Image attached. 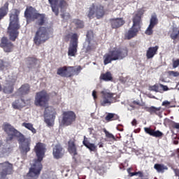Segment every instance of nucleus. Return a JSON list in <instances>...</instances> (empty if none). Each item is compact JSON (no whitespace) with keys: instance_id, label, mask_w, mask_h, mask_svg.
Here are the masks:
<instances>
[{"instance_id":"8fccbe9b","label":"nucleus","mask_w":179,"mask_h":179,"mask_svg":"<svg viewBox=\"0 0 179 179\" xmlns=\"http://www.w3.org/2000/svg\"><path fill=\"white\" fill-rule=\"evenodd\" d=\"M172 127L175 128V129H179V123L177 122H173Z\"/></svg>"},{"instance_id":"a878e982","label":"nucleus","mask_w":179,"mask_h":179,"mask_svg":"<svg viewBox=\"0 0 179 179\" xmlns=\"http://www.w3.org/2000/svg\"><path fill=\"white\" fill-rule=\"evenodd\" d=\"M100 79L105 80V82H110V80H113L111 72L107 71L106 73H102L100 76Z\"/></svg>"},{"instance_id":"b1692460","label":"nucleus","mask_w":179,"mask_h":179,"mask_svg":"<svg viewBox=\"0 0 179 179\" xmlns=\"http://www.w3.org/2000/svg\"><path fill=\"white\" fill-rule=\"evenodd\" d=\"M18 93L20 96H26V94H29V93H30V85L25 83L21 85L18 89Z\"/></svg>"},{"instance_id":"9d476101","label":"nucleus","mask_w":179,"mask_h":179,"mask_svg":"<svg viewBox=\"0 0 179 179\" xmlns=\"http://www.w3.org/2000/svg\"><path fill=\"white\" fill-rule=\"evenodd\" d=\"M76 121V113L72 110L64 111L62 113V124L64 127H69Z\"/></svg>"},{"instance_id":"c756f323","label":"nucleus","mask_w":179,"mask_h":179,"mask_svg":"<svg viewBox=\"0 0 179 179\" xmlns=\"http://www.w3.org/2000/svg\"><path fill=\"white\" fill-rule=\"evenodd\" d=\"M145 110L148 111V113H150V114H157V111H160L162 110V107L156 108L155 106L151 107H145Z\"/></svg>"},{"instance_id":"0eeeda50","label":"nucleus","mask_w":179,"mask_h":179,"mask_svg":"<svg viewBox=\"0 0 179 179\" xmlns=\"http://www.w3.org/2000/svg\"><path fill=\"white\" fill-rule=\"evenodd\" d=\"M49 101L50 94L47 93V91L43 90L36 92L34 100V105L36 107H43L45 108V111H47Z\"/></svg>"},{"instance_id":"f03ea898","label":"nucleus","mask_w":179,"mask_h":179,"mask_svg":"<svg viewBox=\"0 0 179 179\" xmlns=\"http://www.w3.org/2000/svg\"><path fill=\"white\" fill-rule=\"evenodd\" d=\"M2 129L6 134L7 137L6 138V142H12L15 138H17L19 149L22 155H27L30 152L31 146V138H27L16 129L12 124L5 122L2 125Z\"/></svg>"},{"instance_id":"412c9836","label":"nucleus","mask_w":179,"mask_h":179,"mask_svg":"<svg viewBox=\"0 0 179 179\" xmlns=\"http://www.w3.org/2000/svg\"><path fill=\"white\" fill-rule=\"evenodd\" d=\"M10 153V147H6L3 144V141L0 140V158L5 157L6 155H9Z\"/></svg>"},{"instance_id":"49530a36","label":"nucleus","mask_w":179,"mask_h":179,"mask_svg":"<svg viewBox=\"0 0 179 179\" xmlns=\"http://www.w3.org/2000/svg\"><path fill=\"white\" fill-rule=\"evenodd\" d=\"M90 143L89 142V140H87V138L86 137V136H84V140L83 141V145H89Z\"/></svg>"},{"instance_id":"6e6d98bb","label":"nucleus","mask_w":179,"mask_h":179,"mask_svg":"<svg viewBox=\"0 0 179 179\" xmlns=\"http://www.w3.org/2000/svg\"><path fill=\"white\" fill-rule=\"evenodd\" d=\"M137 121L136 119H134L133 121L131 122V125H133L134 127L136 126L137 124Z\"/></svg>"},{"instance_id":"c9c22d12","label":"nucleus","mask_w":179,"mask_h":179,"mask_svg":"<svg viewBox=\"0 0 179 179\" xmlns=\"http://www.w3.org/2000/svg\"><path fill=\"white\" fill-rule=\"evenodd\" d=\"M12 106L15 110H19V108H22V107H23L22 103H20V100H15L13 102Z\"/></svg>"},{"instance_id":"1a4fd4ad","label":"nucleus","mask_w":179,"mask_h":179,"mask_svg":"<svg viewBox=\"0 0 179 179\" xmlns=\"http://www.w3.org/2000/svg\"><path fill=\"white\" fill-rule=\"evenodd\" d=\"M96 15V19H101L106 15V11H104V6L99 5L96 6L92 3L91 7H90V10L88 13L89 19H93V16Z\"/></svg>"},{"instance_id":"39448f33","label":"nucleus","mask_w":179,"mask_h":179,"mask_svg":"<svg viewBox=\"0 0 179 179\" xmlns=\"http://www.w3.org/2000/svg\"><path fill=\"white\" fill-rule=\"evenodd\" d=\"M129 50L127 47L123 48H114L108 53H106L103 58V65H108L113 61H121L128 57Z\"/></svg>"},{"instance_id":"864d4df0","label":"nucleus","mask_w":179,"mask_h":179,"mask_svg":"<svg viewBox=\"0 0 179 179\" xmlns=\"http://www.w3.org/2000/svg\"><path fill=\"white\" fill-rule=\"evenodd\" d=\"M137 176H138V177H140L141 178H143V173L142 171H138L137 172Z\"/></svg>"},{"instance_id":"6ab92c4d","label":"nucleus","mask_w":179,"mask_h":179,"mask_svg":"<svg viewBox=\"0 0 179 179\" xmlns=\"http://www.w3.org/2000/svg\"><path fill=\"white\" fill-rule=\"evenodd\" d=\"M112 29H120L125 24L124 18H112L109 20Z\"/></svg>"},{"instance_id":"7ed1b4c3","label":"nucleus","mask_w":179,"mask_h":179,"mask_svg":"<svg viewBox=\"0 0 179 179\" xmlns=\"http://www.w3.org/2000/svg\"><path fill=\"white\" fill-rule=\"evenodd\" d=\"M45 144L43 143H37L34 148V151L36 153L37 157L32 166L29 169V172L24 176V179H37L38 178L41 170H43V159L45 156Z\"/></svg>"},{"instance_id":"2eb2a0df","label":"nucleus","mask_w":179,"mask_h":179,"mask_svg":"<svg viewBox=\"0 0 179 179\" xmlns=\"http://www.w3.org/2000/svg\"><path fill=\"white\" fill-rule=\"evenodd\" d=\"M0 47L3 48L4 52H12L15 45H13L6 36H3L1 38Z\"/></svg>"},{"instance_id":"a19ab883","label":"nucleus","mask_w":179,"mask_h":179,"mask_svg":"<svg viewBox=\"0 0 179 179\" xmlns=\"http://www.w3.org/2000/svg\"><path fill=\"white\" fill-rule=\"evenodd\" d=\"M45 122L48 127H54V120L50 118L45 117Z\"/></svg>"},{"instance_id":"2f4dec72","label":"nucleus","mask_w":179,"mask_h":179,"mask_svg":"<svg viewBox=\"0 0 179 179\" xmlns=\"http://www.w3.org/2000/svg\"><path fill=\"white\" fill-rule=\"evenodd\" d=\"M93 38H94V34L93 33V31L92 30L87 31V34H86L85 41H87V43H88V44H90V43H92V40H93Z\"/></svg>"},{"instance_id":"e2e57ef3","label":"nucleus","mask_w":179,"mask_h":179,"mask_svg":"<svg viewBox=\"0 0 179 179\" xmlns=\"http://www.w3.org/2000/svg\"><path fill=\"white\" fill-rule=\"evenodd\" d=\"M178 156L179 157V148L177 149Z\"/></svg>"},{"instance_id":"9b49d317","label":"nucleus","mask_w":179,"mask_h":179,"mask_svg":"<svg viewBox=\"0 0 179 179\" xmlns=\"http://www.w3.org/2000/svg\"><path fill=\"white\" fill-rule=\"evenodd\" d=\"M79 36L78 34L74 33L71 36V41L68 50L69 57H76L78 55V44Z\"/></svg>"},{"instance_id":"4be33fe9","label":"nucleus","mask_w":179,"mask_h":179,"mask_svg":"<svg viewBox=\"0 0 179 179\" xmlns=\"http://www.w3.org/2000/svg\"><path fill=\"white\" fill-rule=\"evenodd\" d=\"M9 13V2L6 1L3 6L0 8V22Z\"/></svg>"},{"instance_id":"680f3d73","label":"nucleus","mask_w":179,"mask_h":179,"mask_svg":"<svg viewBox=\"0 0 179 179\" xmlns=\"http://www.w3.org/2000/svg\"><path fill=\"white\" fill-rule=\"evenodd\" d=\"M0 92H2V85L0 84Z\"/></svg>"},{"instance_id":"7c9ffc66","label":"nucleus","mask_w":179,"mask_h":179,"mask_svg":"<svg viewBox=\"0 0 179 179\" xmlns=\"http://www.w3.org/2000/svg\"><path fill=\"white\" fill-rule=\"evenodd\" d=\"M73 23L75 24L77 29H83L85 27V23L83 20L79 19H74L73 20Z\"/></svg>"},{"instance_id":"de8ad7c7","label":"nucleus","mask_w":179,"mask_h":179,"mask_svg":"<svg viewBox=\"0 0 179 179\" xmlns=\"http://www.w3.org/2000/svg\"><path fill=\"white\" fill-rule=\"evenodd\" d=\"M92 97L95 101L97 100V92L96 90L92 92Z\"/></svg>"},{"instance_id":"3c124183","label":"nucleus","mask_w":179,"mask_h":179,"mask_svg":"<svg viewBox=\"0 0 179 179\" xmlns=\"http://www.w3.org/2000/svg\"><path fill=\"white\" fill-rule=\"evenodd\" d=\"M152 90L156 92H159V86L157 85L152 86Z\"/></svg>"},{"instance_id":"f704fd0d","label":"nucleus","mask_w":179,"mask_h":179,"mask_svg":"<svg viewBox=\"0 0 179 179\" xmlns=\"http://www.w3.org/2000/svg\"><path fill=\"white\" fill-rule=\"evenodd\" d=\"M103 132L106 136L108 138V139H112L113 141H117V138H115V136H114L113 134L107 131V129H103Z\"/></svg>"},{"instance_id":"09e8293b","label":"nucleus","mask_w":179,"mask_h":179,"mask_svg":"<svg viewBox=\"0 0 179 179\" xmlns=\"http://www.w3.org/2000/svg\"><path fill=\"white\" fill-rule=\"evenodd\" d=\"M160 87H162L164 90V92H167L169 90V87L166 85H163V84H159Z\"/></svg>"},{"instance_id":"f8f14e48","label":"nucleus","mask_w":179,"mask_h":179,"mask_svg":"<svg viewBox=\"0 0 179 179\" xmlns=\"http://www.w3.org/2000/svg\"><path fill=\"white\" fill-rule=\"evenodd\" d=\"M101 99L100 101V106L101 107H106V106H111L114 103L115 93L110 92L108 91H101Z\"/></svg>"},{"instance_id":"5701e85b","label":"nucleus","mask_w":179,"mask_h":179,"mask_svg":"<svg viewBox=\"0 0 179 179\" xmlns=\"http://www.w3.org/2000/svg\"><path fill=\"white\" fill-rule=\"evenodd\" d=\"M159 50V46L156 45L155 47H150L146 52V57L148 59H150L157 54Z\"/></svg>"},{"instance_id":"13d9d810","label":"nucleus","mask_w":179,"mask_h":179,"mask_svg":"<svg viewBox=\"0 0 179 179\" xmlns=\"http://www.w3.org/2000/svg\"><path fill=\"white\" fill-rule=\"evenodd\" d=\"M130 177H134V176H138V172H133L129 173Z\"/></svg>"},{"instance_id":"f257e3e1","label":"nucleus","mask_w":179,"mask_h":179,"mask_svg":"<svg viewBox=\"0 0 179 179\" xmlns=\"http://www.w3.org/2000/svg\"><path fill=\"white\" fill-rule=\"evenodd\" d=\"M24 17L27 22H34L36 20V24L40 26L34 36V43L35 45L40 47L41 44H44L46 41L50 40V34L48 33V28L44 26L47 22V17L44 13H39L36 12V8L32 6L27 7L24 11Z\"/></svg>"},{"instance_id":"4c0bfd02","label":"nucleus","mask_w":179,"mask_h":179,"mask_svg":"<svg viewBox=\"0 0 179 179\" xmlns=\"http://www.w3.org/2000/svg\"><path fill=\"white\" fill-rule=\"evenodd\" d=\"M168 75L170 78H179V72L174 71H168Z\"/></svg>"},{"instance_id":"a18cd8bd","label":"nucleus","mask_w":179,"mask_h":179,"mask_svg":"<svg viewBox=\"0 0 179 179\" xmlns=\"http://www.w3.org/2000/svg\"><path fill=\"white\" fill-rule=\"evenodd\" d=\"M92 50H93V45H92V44L90 43L85 49V52H89L92 51Z\"/></svg>"},{"instance_id":"20e7f679","label":"nucleus","mask_w":179,"mask_h":179,"mask_svg":"<svg viewBox=\"0 0 179 179\" xmlns=\"http://www.w3.org/2000/svg\"><path fill=\"white\" fill-rule=\"evenodd\" d=\"M19 15H20V10L16 8L13 9L12 13H10V22L7 28V34H8L10 41H16V38L19 37V29H20Z\"/></svg>"},{"instance_id":"37998d69","label":"nucleus","mask_w":179,"mask_h":179,"mask_svg":"<svg viewBox=\"0 0 179 179\" xmlns=\"http://www.w3.org/2000/svg\"><path fill=\"white\" fill-rule=\"evenodd\" d=\"M179 66V59H176V60H173V68L176 69V68H178Z\"/></svg>"},{"instance_id":"e433bc0d","label":"nucleus","mask_w":179,"mask_h":179,"mask_svg":"<svg viewBox=\"0 0 179 179\" xmlns=\"http://www.w3.org/2000/svg\"><path fill=\"white\" fill-rule=\"evenodd\" d=\"M27 61L29 62V65H30L31 66H33L34 65H37L38 59L36 57H28Z\"/></svg>"},{"instance_id":"aec40b11","label":"nucleus","mask_w":179,"mask_h":179,"mask_svg":"<svg viewBox=\"0 0 179 179\" xmlns=\"http://www.w3.org/2000/svg\"><path fill=\"white\" fill-rule=\"evenodd\" d=\"M144 131L146 134L150 135V136H154L155 138L163 137V132L159 130L155 131L154 129H152L149 127H145Z\"/></svg>"},{"instance_id":"bf43d9fd","label":"nucleus","mask_w":179,"mask_h":179,"mask_svg":"<svg viewBox=\"0 0 179 179\" xmlns=\"http://www.w3.org/2000/svg\"><path fill=\"white\" fill-rule=\"evenodd\" d=\"M173 144H174V145H178V141L175 140V141H173Z\"/></svg>"},{"instance_id":"0e129e2a","label":"nucleus","mask_w":179,"mask_h":179,"mask_svg":"<svg viewBox=\"0 0 179 179\" xmlns=\"http://www.w3.org/2000/svg\"><path fill=\"white\" fill-rule=\"evenodd\" d=\"M99 148H103V144H100Z\"/></svg>"},{"instance_id":"603ef678","label":"nucleus","mask_w":179,"mask_h":179,"mask_svg":"<svg viewBox=\"0 0 179 179\" xmlns=\"http://www.w3.org/2000/svg\"><path fill=\"white\" fill-rule=\"evenodd\" d=\"M174 173H175V176L176 177H178V179H179V169H174L173 170Z\"/></svg>"},{"instance_id":"473e14b6","label":"nucleus","mask_w":179,"mask_h":179,"mask_svg":"<svg viewBox=\"0 0 179 179\" xmlns=\"http://www.w3.org/2000/svg\"><path fill=\"white\" fill-rule=\"evenodd\" d=\"M22 127H24V128H27V129H29V131H31L33 134H36V129L33 127V124L31 123H22Z\"/></svg>"},{"instance_id":"c03bdc74","label":"nucleus","mask_w":179,"mask_h":179,"mask_svg":"<svg viewBox=\"0 0 179 179\" xmlns=\"http://www.w3.org/2000/svg\"><path fill=\"white\" fill-rule=\"evenodd\" d=\"M5 69V61L0 59V71H3Z\"/></svg>"},{"instance_id":"f3484780","label":"nucleus","mask_w":179,"mask_h":179,"mask_svg":"<svg viewBox=\"0 0 179 179\" xmlns=\"http://www.w3.org/2000/svg\"><path fill=\"white\" fill-rule=\"evenodd\" d=\"M65 150L61 144H56L52 149V155L55 159H61L64 157Z\"/></svg>"},{"instance_id":"4468645a","label":"nucleus","mask_w":179,"mask_h":179,"mask_svg":"<svg viewBox=\"0 0 179 179\" xmlns=\"http://www.w3.org/2000/svg\"><path fill=\"white\" fill-rule=\"evenodd\" d=\"M67 150L73 156V159L76 160L75 156H78V145H76V138L75 137L69 140Z\"/></svg>"},{"instance_id":"cd10ccee","label":"nucleus","mask_w":179,"mask_h":179,"mask_svg":"<svg viewBox=\"0 0 179 179\" xmlns=\"http://www.w3.org/2000/svg\"><path fill=\"white\" fill-rule=\"evenodd\" d=\"M68 3L65 0H60L59 3V8H60V12H66V9H68Z\"/></svg>"},{"instance_id":"58836bf2","label":"nucleus","mask_w":179,"mask_h":179,"mask_svg":"<svg viewBox=\"0 0 179 179\" xmlns=\"http://www.w3.org/2000/svg\"><path fill=\"white\" fill-rule=\"evenodd\" d=\"M62 19H64L65 20H68L69 19H71V14H69V13H62V14L60 15Z\"/></svg>"},{"instance_id":"4d7b16f0","label":"nucleus","mask_w":179,"mask_h":179,"mask_svg":"<svg viewBox=\"0 0 179 179\" xmlns=\"http://www.w3.org/2000/svg\"><path fill=\"white\" fill-rule=\"evenodd\" d=\"M117 131H120V132H122L124 131V128L121 127V125H118L117 127Z\"/></svg>"},{"instance_id":"5fc2aeb1","label":"nucleus","mask_w":179,"mask_h":179,"mask_svg":"<svg viewBox=\"0 0 179 179\" xmlns=\"http://www.w3.org/2000/svg\"><path fill=\"white\" fill-rule=\"evenodd\" d=\"M170 102H169L168 101H164V102H162V106H169Z\"/></svg>"},{"instance_id":"052dcab7","label":"nucleus","mask_w":179,"mask_h":179,"mask_svg":"<svg viewBox=\"0 0 179 179\" xmlns=\"http://www.w3.org/2000/svg\"><path fill=\"white\" fill-rule=\"evenodd\" d=\"M0 179H8V178L6 176L4 177V178H2V177L0 176Z\"/></svg>"},{"instance_id":"338daca9","label":"nucleus","mask_w":179,"mask_h":179,"mask_svg":"<svg viewBox=\"0 0 179 179\" xmlns=\"http://www.w3.org/2000/svg\"><path fill=\"white\" fill-rule=\"evenodd\" d=\"M21 101H23V99H21Z\"/></svg>"},{"instance_id":"6e6552de","label":"nucleus","mask_w":179,"mask_h":179,"mask_svg":"<svg viewBox=\"0 0 179 179\" xmlns=\"http://www.w3.org/2000/svg\"><path fill=\"white\" fill-rule=\"evenodd\" d=\"M82 68L78 66L75 68L73 66H66L60 67L57 69V73L62 78H72L73 75H79Z\"/></svg>"},{"instance_id":"ddd939ff","label":"nucleus","mask_w":179,"mask_h":179,"mask_svg":"<svg viewBox=\"0 0 179 179\" xmlns=\"http://www.w3.org/2000/svg\"><path fill=\"white\" fill-rule=\"evenodd\" d=\"M13 173V164L9 162L0 163V177L4 178Z\"/></svg>"},{"instance_id":"ea45409f","label":"nucleus","mask_w":179,"mask_h":179,"mask_svg":"<svg viewBox=\"0 0 179 179\" xmlns=\"http://www.w3.org/2000/svg\"><path fill=\"white\" fill-rule=\"evenodd\" d=\"M72 36H73V34L72 33H69L66 35H65L64 36V40L66 43H68V41H69V40H71V41H72Z\"/></svg>"},{"instance_id":"bb28decb","label":"nucleus","mask_w":179,"mask_h":179,"mask_svg":"<svg viewBox=\"0 0 179 179\" xmlns=\"http://www.w3.org/2000/svg\"><path fill=\"white\" fill-rule=\"evenodd\" d=\"M154 169L157 171V173H164V170H168L169 168L162 164H155L154 165Z\"/></svg>"},{"instance_id":"79ce46f5","label":"nucleus","mask_w":179,"mask_h":179,"mask_svg":"<svg viewBox=\"0 0 179 179\" xmlns=\"http://www.w3.org/2000/svg\"><path fill=\"white\" fill-rule=\"evenodd\" d=\"M134 106H141V102L139 101H134L131 103L129 104V106L131 107V108H135Z\"/></svg>"},{"instance_id":"69168bd1","label":"nucleus","mask_w":179,"mask_h":179,"mask_svg":"<svg viewBox=\"0 0 179 179\" xmlns=\"http://www.w3.org/2000/svg\"><path fill=\"white\" fill-rule=\"evenodd\" d=\"M166 1H175V0H166Z\"/></svg>"},{"instance_id":"72a5a7b5","label":"nucleus","mask_w":179,"mask_h":179,"mask_svg":"<svg viewBox=\"0 0 179 179\" xmlns=\"http://www.w3.org/2000/svg\"><path fill=\"white\" fill-rule=\"evenodd\" d=\"M85 146L87 149H89L90 152H96L97 150V146H96V145L94 143H90L89 145L85 144Z\"/></svg>"},{"instance_id":"423d86ee","label":"nucleus","mask_w":179,"mask_h":179,"mask_svg":"<svg viewBox=\"0 0 179 179\" xmlns=\"http://www.w3.org/2000/svg\"><path fill=\"white\" fill-rule=\"evenodd\" d=\"M142 16H143V13H142V11L137 12L133 16V25L125 34V40H131V38H134V37H136V36H138V33L141 31V24H142Z\"/></svg>"},{"instance_id":"a211bd4d","label":"nucleus","mask_w":179,"mask_h":179,"mask_svg":"<svg viewBox=\"0 0 179 179\" xmlns=\"http://www.w3.org/2000/svg\"><path fill=\"white\" fill-rule=\"evenodd\" d=\"M15 83H16V80L13 79L6 80V85L3 88V93H6V94H11V93H13Z\"/></svg>"},{"instance_id":"393cba45","label":"nucleus","mask_w":179,"mask_h":179,"mask_svg":"<svg viewBox=\"0 0 179 179\" xmlns=\"http://www.w3.org/2000/svg\"><path fill=\"white\" fill-rule=\"evenodd\" d=\"M49 3L51 6L52 12L55 13V16H58L59 15V8H58V6H57V1L54 0H48Z\"/></svg>"},{"instance_id":"dca6fc26","label":"nucleus","mask_w":179,"mask_h":179,"mask_svg":"<svg viewBox=\"0 0 179 179\" xmlns=\"http://www.w3.org/2000/svg\"><path fill=\"white\" fill-rule=\"evenodd\" d=\"M158 24L159 19H157V15L156 14L152 15L150 20V24L145 30V34H147V36H152V34H153V29L155 28V26H157Z\"/></svg>"},{"instance_id":"c85d7f7f","label":"nucleus","mask_w":179,"mask_h":179,"mask_svg":"<svg viewBox=\"0 0 179 179\" xmlns=\"http://www.w3.org/2000/svg\"><path fill=\"white\" fill-rule=\"evenodd\" d=\"M118 118H120V117L115 113H108L105 117V120L106 121H108V122H110V121H116V120H118Z\"/></svg>"}]
</instances>
